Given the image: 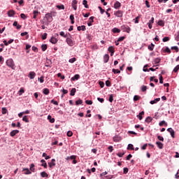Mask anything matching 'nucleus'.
<instances>
[{
  "label": "nucleus",
  "instance_id": "obj_1",
  "mask_svg": "<svg viewBox=\"0 0 179 179\" xmlns=\"http://www.w3.org/2000/svg\"><path fill=\"white\" fill-rule=\"evenodd\" d=\"M6 65L9 66V68H11V69H15V63L12 59H9L6 61Z\"/></svg>",
  "mask_w": 179,
  "mask_h": 179
},
{
  "label": "nucleus",
  "instance_id": "obj_2",
  "mask_svg": "<svg viewBox=\"0 0 179 179\" xmlns=\"http://www.w3.org/2000/svg\"><path fill=\"white\" fill-rule=\"evenodd\" d=\"M66 42L67 43L68 45H69L70 47H73V45H75V41H73V40H72V38L69 37L66 38Z\"/></svg>",
  "mask_w": 179,
  "mask_h": 179
},
{
  "label": "nucleus",
  "instance_id": "obj_3",
  "mask_svg": "<svg viewBox=\"0 0 179 179\" xmlns=\"http://www.w3.org/2000/svg\"><path fill=\"white\" fill-rule=\"evenodd\" d=\"M121 28L123 31H126L127 33H129V31H131V28L128 25H122Z\"/></svg>",
  "mask_w": 179,
  "mask_h": 179
},
{
  "label": "nucleus",
  "instance_id": "obj_4",
  "mask_svg": "<svg viewBox=\"0 0 179 179\" xmlns=\"http://www.w3.org/2000/svg\"><path fill=\"white\" fill-rule=\"evenodd\" d=\"M45 19L47 20V21L48 22H52V15L51 14V13H47L46 15H45Z\"/></svg>",
  "mask_w": 179,
  "mask_h": 179
},
{
  "label": "nucleus",
  "instance_id": "obj_5",
  "mask_svg": "<svg viewBox=\"0 0 179 179\" xmlns=\"http://www.w3.org/2000/svg\"><path fill=\"white\" fill-rule=\"evenodd\" d=\"M168 132L170 133L171 136H172V138H176V132L174 131V129H173V128H169L167 129Z\"/></svg>",
  "mask_w": 179,
  "mask_h": 179
},
{
  "label": "nucleus",
  "instance_id": "obj_6",
  "mask_svg": "<svg viewBox=\"0 0 179 179\" xmlns=\"http://www.w3.org/2000/svg\"><path fill=\"white\" fill-rule=\"evenodd\" d=\"M115 16L117 17H122L123 12L122 10H117L114 13Z\"/></svg>",
  "mask_w": 179,
  "mask_h": 179
},
{
  "label": "nucleus",
  "instance_id": "obj_7",
  "mask_svg": "<svg viewBox=\"0 0 179 179\" xmlns=\"http://www.w3.org/2000/svg\"><path fill=\"white\" fill-rule=\"evenodd\" d=\"M48 166L50 169H52V167H55L56 166L55 164V159H52L50 162L48 163Z\"/></svg>",
  "mask_w": 179,
  "mask_h": 179
},
{
  "label": "nucleus",
  "instance_id": "obj_8",
  "mask_svg": "<svg viewBox=\"0 0 179 179\" xmlns=\"http://www.w3.org/2000/svg\"><path fill=\"white\" fill-rule=\"evenodd\" d=\"M89 20L90 21L88 22L87 25L90 27V26H92L93 22H94V16L90 17Z\"/></svg>",
  "mask_w": 179,
  "mask_h": 179
},
{
  "label": "nucleus",
  "instance_id": "obj_9",
  "mask_svg": "<svg viewBox=\"0 0 179 179\" xmlns=\"http://www.w3.org/2000/svg\"><path fill=\"white\" fill-rule=\"evenodd\" d=\"M109 59H110V55L106 54L103 56V62L105 64H107V62H108Z\"/></svg>",
  "mask_w": 179,
  "mask_h": 179
},
{
  "label": "nucleus",
  "instance_id": "obj_10",
  "mask_svg": "<svg viewBox=\"0 0 179 179\" xmlns=\"http://www.w3.org/2000/svg\"><path fill=\"white\" fill-rule=\"evenodd\" d=\"M8 16L9 17H12L15 16V10H8Z\"/></svg>",
  "mask_w": 179,
  "mask_h": 179
},
{
  "label": "nucleus",
  "instance_id": "obj_11",
  "mask_svg": "<svg viewBox=\"0 0 179 179\" xmlns=\"http://www.w3.org/2000/svg\"><path fill=\"white\" fill-rule=\"evenodd\" d=\"M76 5H78V1L73 0V1H72V7L74 9V10H76V9L78 8Z\"/></svg>",
  "mask_w": 179,
  "mask_h": 179
},
{
  "label": "nucleus",
  "instance_id": "obj_12",
  "mask_svg": "<svg viewBox=\"0 0 179 179\" xmlns=\"http://www.w3.org/2000/svg\"><path fill=\"white\" fill-rule=\"evenodd\" d=\"M142 115H145V111L141 112V113L137 115V118H138V119L140 120V121H142V120H143V117H142Z\"/></svg>",
  "mask_w": 179,
  "mask_h": 179
},
{
  "label": "nucleus",
  "instance_id": "obj_13",
  "mask_svg": "<svg viewBox=\"0 0 179 179\" xmlns=\"http://www.w3.org/2000/svg\"><path fill=\"white\" fill-rule=\"evenodd\" d=\"M29 78L30 79H34V78H36V73L34 71H31L29 73Z\"/></svg>",
  "mask_w": 179,
  "mask_h": 179
},
{
  "label": "nucleus",
  "instance_id": "obj_14",
  "mask_svg": "<svg viewBox=\"0 0 179 179\" xmlns=\"http://www.w3.org/2000/svg\"><path fill=\"white\" fill-rule=\"evenodd\" d=\"M115 9H120L121 8V3L120 1H116L114 4Z\"/></svg>",
  "mask_w": 179,
  "mask_h": 179
},
{
  "label": "nucleus",
  "instance_id": "obj_15",
  "mask_svg": "<svg viewBox=\"0 0 179 179\" xmlns=\"http://www.w3.org/2000/svg\"><path fill=\"white\" fill-rule=\"evenodd\" d=\"M17 134H19V130H13L10 133V136L13 137L15 135H17Z\"/></svg>",
  "mask_w": 179,
  "mask_h": 179
},
{
  "label": "nucleus",
  "instance_id": "obj_16",
  "mask_svg": "<svg viewBox=\"0 0 179 179\" xmlns=\"http://www.w3.org/2000/svg\"><path fill=\"white\" fill-rule=\"evenodd\" d=\"M50 41L52 43V44H57V43H58V39L55 38V37H52Z\"/></svg>",
  "mask_w": 179,
  "mask_h": 179
},
{
  "label": "nucleus",
  "instance_id": "obj_17",
  "mask_svg": "<svg viewBox=\"0 0 179 179\" xmlns=\"http://www.w3.org/2000/svg\"><path fill=\"white\" fill-rule=\"evenodd\" d=\"M156 145H157V148H159V149H163L164 145L160 141H157Z\"/></svg>",
  "mask_w": 179,
  "mask_h": 179
},
{
  "label": "nucleus",
  "instance_id": "obj_18",
  "mask_svg": "<svg viewBox=\"0 0 179 179\" xmlns=\"http://www.w3.org/2000/svg\"><path fill=\"white\" fill-rule=\"evenodd\" d=\"M80 78L79 74H76L73 77L71 78V80L75 81L78 80Z\"/></svg>",
  "mask_w": 179,
  "mask_h": 179
},
{
  "label": "nucleus",
  "instance_id": "obj_19",
  "mask_svg": "<svg viewBox=\"0 0 179 179\" xmlns=\"http://www.w3.org/2000/svg\"><path fill=\"white\" fill-rule=\"evenodd\" d=\"M48 120H49L50 122H51V124H54V122H55V119L52 118V117H51V115H48Z\"/></svg>",
  "mask_w": 179,
  "mask_h": 179
},
{
  "label": "nucleus",
  "instance_id": "obj_20",
  "mask_svg": "<svg viewBox=\"0 0 179 179\" xmlns=\"http://www.w3.org/2000/svg\"><path fill=\"white\" fill-rule=\"evenodd\" d=\"M22 171H25L24 174L28 175V174H31V171H30V170H29L28 168H24Z\"/></svg>",
  "mask_w": 179,
  "mask_h": 179
},
{
  "label": "nucleus",
  "instance_id": "obj_21",
  "mask_svg": "<svg viewBox=\"0 0 179 179\" xmlns=\"http://www.w3.org/2000/svg\"><path fill=\"white\" fill-rule=\"evenodd\" d=\"M41 162L42 163L41 166L44 167V169H47V162H45V160L41 159Z\"/></svg>",
  "mask_w": 179,
  "mask_h": 179
},
{
  "label": "nucleus",
  "instance_id": "obj_22",
  "mask_svg": "<svg viewBox=\"0 0 179 179\" xmlns=\"http://www.w3.org/2000/svg\"><path fill=\"white\" fill-rule=\"evenodd\" d=\"M43 94L48 95L50 94V90L48 88H45L43 90Z\"/></svg>",
  "mask_w": 179,
  "mask_h": 179
},
{
  "label": "nucleus",
  "instance_id": "obj_23",
  "mask_svg": "<svg viewBox=\"0 0 179 179\" xmlns=\"http://www.w3.org/2000/svg\"><path fill=\"white\" fill-rule=\"evenodd\" d=\"M75 20V16L73 14H71L70 15V20L71 22V24H73L75 23V20Z\"/></svg>",
  "mask_w": 179,
  "mask_h": 179
},
{
  "label": "nucleus",
  "instance_id": "obj_24",
  "mask_svg": "<svg viewBox=\"0 0 179 179\" xmlns=\"http://www.w3.org/2000/svg\"><path fill=\"white\" fill-rule=\"evenodd\" d=\"M56 8H57V9L59 10H64V9H65V6H64V4H61L60 6L59 5H57L56 6Z\"/></svg>",
  "mask_w": 179,
  "mask_h": 179
},
{
  "label": "nucleus",
  "instance_id": "obj_25",
  "mask_svg": "<svg viewBox=\"0 0 179 179\" xmlns=\"http://www.w3.org/2000/svg\"><path fill=\"white\" fill-rule=\"evenodd\" d=\"M76 93V88H73L71 90L70 96H74Z\"/></svg>",
  "mask_w": 179,
  "mask_h": 179
},
{
  "label": "nucleus",
  "instance_id": "obj_26",
  "mask_svg": "<svg viewBox=\"0 0 179 179\" xmlns=\"http://www.w3.org/2000/svg\"><path fill=\"white\" fill-rule=\"evenodd\" d=\"M162 61V59H160L159 57H157L156 59H155L154 60V64H160V62Z\"/></svg>",
  "mask_w": 179,
  "mask_h": 179
},
{
  "label": "nucleus",
  "instance_id": "obj_27",
  "mask_svg": "<svg viewBox=\"0 0 179 179\" xmlns=\"http://www.w3.org/2000/svg\"><path fill=\"white\" fill-rule=\"evenodd\" d=\"M33 17L34 19H37V15H38V10H34L33 11Z\"/></svg>",
  "mask_w": 179,
  "mask_h": 179
},
{
  "label": "nucleus",
  "instance_id": "obj_28",
  "mask_svg": "<svg viewBox=\"0 0 179 179\" xmlns=\"http://www.w3.org/2000/svg\"><path fill=\"white\" fill-rule=\"evenodd\" d=\"M159 127H163V125H165L166 127H167V122H166V121L164 120H162L159 123Z\"/></svg>",
  "mask_w": 179,
  "mask_h": 179
},
{
  "label": "nucleus",
  "instance_id": "obj_29",
  "mask_svg": "<svg viewBox=\"0 0 179 179\" xmlns=\"http://www.w3.org/2000/svg\"><path fill=\"white\" fill-rule=\"evenodd\" d=\"M160 100V98H157L153 101H150V104H156V103H157V101H159Z\"/></svg>",
  "mask_w": 179,
  "mask_h": 179
},
{
  "label": "nucleus",
  "instance_id": "obj_30",
  "mask_svg": "<svg viewBox=\"0 0 179 179\" xmlns=\"http://www.w3.org/2000/svg\"><path fill=\"white\" fill-rule=\"evenodd\" d=\"M22 37H24V36H26V40L29 38V33L27 32H22L21 33Z\"/></svg>",
  "mask_w": 179,
  "mask_h": 179
},
{
  "label": "nucleus",
  "instance_id": "obj_31",
  "mask_svg": "<svg viewBox=\"0 0 179 179\" xmlns=\"http://www.w3.org/2000/svg\"><path fill=\"white\" fill-rule=\"evenodd\" d=\"M50 64H52V62H51V60L48 59V62H46L45 66H46L47 68H51Z\"/></svg>",
  "mask_w": 179,
  "mask_h": 179
},
{
  "label": "nucleus",
  "instance_id": "obj_32",
  "mask_svg": "<svg viewBox=\"0 0 179 179\" xmlns=\"http://www.w3.org/2000/svg\"><path fill=\"white\" fill-rule=\"evenodd\" d=\"M108 51H109V52H115V50L114 49L113 46H110L108 49Z\"/></svg>",
  "mask_w": 179,
  "mask_h": 179
},
{
  "label": "nucleus",
  "instance_id": "obj_33",
  "mask_svg": "<svg viewBox=\"0 0 179 179\" xmlns=\"http://www.w3.org/2000/svg\"><path fill=\"white\" fill-rule=\"evenodd\" d=\"M83 5H84V6H85V8H86V9H88L89 5H87V1L86 0L83 1Z\"/></svg>",
  "mask_w": 179,
  "mask_h": 179
},
{
  "label": "nucleus",
  "instance_id": "obj_34",
  "mask_svg": "<svg viewBox=\"0 0 179 179\" xmlns=\"http://www.w3.org/2000/svg\"><path fill=\"white\" fill-rule=\"evenodd\" d=\"M83 101L82 99H78L76 101V106H80V104H83Z\"/></svg>",
  "mask_w": 179,
  "mask_h": 179
},
{
  "label": "nucleus",
  "instance_id": "obj_35",
  "mask_svg": "<svg viewBox=\"0 0 179 179\" xmlns=\"http://www.w3.org/2000/svg\"><path fill=\"white\" fill-rule=\"evenodd\" d=\"M109 101L110 103H113V101H114V95L113 94L109 96Z\"/></svg>",
  "mask_w": 179,
  "mask_h": 179
},
{
  "label": "nucleus",
  "instance_id": "obj_36",
  "mask_svg": "<svg viewBox=\"0 0 179 179\" xmlns=\"http://www.w3.org/2000/svg\"><path fill=\"white\" fill-rule=\"evenodd\" d=\"M112 31H113V33H120V32L121 31V30H120V29H118V28H113V29H112Z\"/></svg>",
  "mask_w": 179,
  "mask_h": 179
},
{
  "label": "nucleus",
  "instance_id": "obj_37",
  "mask_svg": "<svg viewBox=\"0 0 179 179\" xmlns=\"http://www.w3.org/2000/svg\"><path fill=\"white\" fill-rule=\"evenodd\" d=\"M155 48V45L153 43H151V45H148V50H150V51H153Z\"/></svg>",
  "mask_w": 179,
  "mask_h": 179
},
{
  "label": "nucleus",
  "instance_id": "obj_38",
  "mask_svg": "<svg viewBox=\"0 0 179 179\" xmlns=\"http://www.w3.org/2000/svg\"><path fill=\"white\" fill-rule=\"evenodd\" d=\"M23 93H24V89L21 87L20 91L18 92V94H19V96H22V94H23Z\"/></svg>",
  "mask_w": 179,
  "mask_h": 179
},
{
  "label": "nucleus",
  "instance_id": "obj_39",
  "mask_svg": "<svg viewBox=\"0 0 179 179\" xmlns=\"http://www.w3.org/2000/svg\"><path fill=\"white\" fill-rule=\"evenodd\" d=\"M59 35L62 36V37H64V38H66V37H68V36L66 34H65V32L64 31H61L59 33Z\"/></svg>",
  "mask_w": 179,
  "mask_h": 179
},
{
  "label": "nucleus",
  "instance_id": "obj_40",
  "mask_svg": "<svg viewBox=\"0 0 179 179\" xmlns=\"http://www.w3.org/2000/svg\"><path fill=\"white\" fill-rule=\"evenodd\" d=\"M112 71L113 72V73L117 74V73H121V71L118 70V69H113Z\"/></svg>",
  "mask_w": 179,
  "mask_h": 179
},
{
  "label": "nucleus",
  "instance_id": "obj_41",
  "mask_svg": "<svg viewBox=\"0 0 179 179\" xmlns=\"http://www.w3.org/2000/svg\"><path fill=\"white\" fill-rule=\"evenodd\" d=\"M134 145H132V144H129V145H128V147H127V150H134Z\"/></svg>",
  "mask_w": 179,
  "mask_h": 179
},
{
  "label": "nucleus",
  "instance_id": "obj_42",
  "mask_svg": "<svg viewBox=\"0 0 179 179\" xmlns=\"http://www.w3.org/2000/svg\"><path fill=\"white\" fill-rule=\"evenodd\" d=\"M158 24H159V26H162V27H163L164 26V21L159 20L158 21Z\"/></svg>",
  "mask_w": 179,
  "mask_h": 179
},
{
  "label": "nucleus",
  "instance_id": "obj_43",
  "mask_svg": "<svg viewBox=\"0 0 179 179\" xmlns=\"http://www.w3.org/2000/svg\"><path fill=\"white\" fill-rule=\"evenodd\" d=\"M41 176L43 177V178H44V177H48V175L45 173V171L41 172Z\"/></svg>",
  "mask_w": 179,
  "mask_h": 179
},
{
  "label": "nucleus",
  "instance_id": "obj_44",
  "mask_svg": "<svg viewBox=\"0 0 179 179\" xmlns=\"http://www.w3.org/2000/svg\"><path fill=\"white\" fill-rule=\"evenodd\" d=\"M20 17H21V19H23L24 20H26V19H27V17L26 16V15H24V13H21Z\"/></svg>",
  "mask_w": 179,
  "mask_h": 179
},
{
  "label": "nucleus",
  "instance_id": "obj_45",
  "mask_svg": "<svg viewBox=\"0 0 179 179\" xmlns=\"http://www.w3.org/2000/svg\"><path fill=\"white\" fill-rule=\"evenodd\" d=\"M164 43H166L167 41H170V38L169 36H166L162 39Z\"/></svg>",
  "mask_w": 179,
  "mask_h": 179
},
{
  "label": "nucleus",
  "instance_id": "obj_46",
  "mask_svg": "<svg viewBox=\"0 0 179 179\" xmlns=\"http://www.w3.org/2000/svg\"><path fill=\"white\" fill-rule=\"evenodd\" d=\"M152 118L151 117H148L146 119H145V122H152Z\"/></svg>",
  "mask_w": 179,
  "mask_h": 179
},
{
  "label": "nucleus",
  "instance_id": "obj_47",
  "mask_svg": "<svg viewBox=\"0 0 179 179\" xmlns=\"http://www.w3.org/2000/svg\"><path fill=\"white\" fill-rule=\"evenodd\" d=\"M139 99H141V96H138V95H135L134 96V101H138V100H139Z\"/></svg>",
  "mask_w": 179,
  "mask_h": 179
},
{
  "label": "nucleus",
  "instance_id": "obj_48",
  "mask_svg": "<svg viewBox=\"0 0 179 179\" xmlns=\"http://www.w3.org/2000/svg\"><path fill=\"white\" fill-rule=\"evenodd\" d=\"M85 103H86V104H88L89 106H92V104H93V101L91 100H86Z\"/></svg>",
  "mask_w": 179,
  "mask_h": 179
},
{
  "label": "nucleus",
  "instance_id": "obj_49",
  "mask_svg": "<svg viewBox=\"0 0 179 179\" xmlns=\"http://www.w3.org/2000/svg\"><path fill=\"white\" fill-rule=\"evenodd\" d=\"M58 78H61V79L64 80L65 79V76H62L61 73H57Z\"/></svg>",
  "mask_w": 179,
  "mask_h": 179
},
{
  "label": "nucleus",
  "instance_id": "obj_50",
  "mask_svg": "<svg viewBox=\"0 0 179 179\" xmlns=\"http://www.w3.org/2000/svg\"><path fill=\"white\" fill-rule=\"evenodd\" d=\"M141 90L142 92H146V90H148V87H146L145 85H143L141 87Z\"/></svg>",
  "mask_w": 179,
  "mask_h": 179
},
{
  "label": "nucleus",
  "instance_id": "obj_51",
  "mask_svg": "<svg viewBox=\"0 0 179 179\" xmlns=\"http://www.w3.org/2000/svg\"><path fill=\"white\" fill-rule=\"evenodd\" d=\"M164 51V52H168L169 54L171 52V50H170V48H169V47H166Z\"/></svg>",
  "mask_w": 179,
  "mask_h": 179
},
{
  "label": "nucleus",
  "instance_id": "obj_52",
  "mask_svg": "<svg viewBox=\"0 0 179 179\" xmlns=\"http://www.w3.org/2000/svg\"><path fill=\"white\" fill-rule=\"evenodd\" d=\"M42 51H45L47 50V45L44 44L41 45Z\"/></svg>",
  "mask_w": 179,
  "mask_h": 179
},
{
  "label": "nucleus",
  "instance_id": "obj_53",
  "mask_svg": "<svg viewBox=\"0 0 179 179\" xmlns=\"http://www.w3.org/2000/svg\"><path fill=\"white\" fill-rule=\"evenodd\" d=\"M178 71H179V64L177 65V66L174 68L173 72L177 73V72H178Z\"/></svg>",
  "mask_w": 179,
  "mask_h": 179
},
{
  "label": "nucleus",
  "instance_id": "obj_54",
  "mask_svg": "<svg viewBox=\"0 0 179 179\" xmlns=\"http://www.w3.org/2000/svg\"><path fill=\"white\" fill-rule=\"evenodd\" d=\"M22 121H24V122H29V118H27V116H24L22 117Z\"/></svg>",
  "mask_w": 179,
  "mask_h": 179
},
{
  "label": "nucleus",
  "instance_id": "obj_55",
  "mask_svg": "<svg viewBox=\"0 0 179 179\" xmlns=\"http://www.w3.org/2000/svg\"><path fill=\"white\" fill-rule=\"evenodd\" d=\"M30 171H33V173H34V164H31L30 165Z\"/></svg>",
  "mask_w": 179,
  "mask_h": 179
},
{
  "label": "nucleus",
  "instance_id": "obj_56",
  "mask_svg": "<svg viewBox=\"0 0 179 179\" xmlns=\"http://www.w3.org/2000/svg\"><path fill=\"white\" fill-rule=\"evenodd\" d=\"M159 83L163 84V76H162V74H159Z\"/></svg>",
  "mask_w": 179,
  "mask_h": 179
},
{
  "label": "nucleus",
  "instance_id": "obj_57",
  "mask_svg": "<svg viewBox=\"0 0 179 179\" xmlns=\"http://www.w3.org/2000/svg\"><path fill=\"white\" fill-rule=\"evenodd\" d=\"M106 85L108 87H110V86H111V82L110 80H106Z\"/></svg>",
  "mask_w": 179,
  "mask_h": 179
},
{
  "label": "nucleus",
  "instance_id": "obj_58",
  "mask_svg": "<svg viewBox=\"0 0 179 179\" xmlns=\"http://www.w3.org/2000/svg\"><path fill=\"white\" fill-rule=\"evenodd\" d=\"M75 61H76V59L75 57H73L69 60V62H70L71 64H73Z\"/></svg>",
  "mask_w": 179,
  "mask_h": 179
},
{
  "label": "nucleus",
  "instance_id": "obj_59",
  "mask_svg": "<svg viewBox=\"0 0 179 179\" xmlns=\"http://www.w3.org/2000/svg\"><path fill=\"white\" fill-rule=\"evenodd\" d=\"M98 8H99L101 15H103V13H104V12H106V10L104 9H103V8H101V6H99Z\"/></svg>",
  "mask_w": 179,
  "mask_h": 179
},
{
  "label": "nucleus",
  "instance_id": "obj_60",
  "mask_svg": "<svg viewBox=\"0 0 179 179\" xmlns=\"http://www.w3.org/2000/svg\"><path fill=\"white\" fill-rule=\"evenodd\" d=\"M8 113V109L6 108H2V114H6Z\"/></svg>",
  "mask_w": 179,
  "mask_h": 179
},
{
  "label": "nucleus",
  "instance_id": "obj_61",
  "mask_svg": "<svg viewBox=\"0 0 179 179\" xmlns=\"http://www.w3.org/2000/svg\"><path fill=\"white\" fill-rule=\"evenodd\" d=\"M171 50H175V51H176V52H178V47H177V46H172Z\"/></svg>",
  "mask_w": 179,
  "mask_h": 179
},
{
  "label": "nucleus",
  "instance_id": "obj_62",
  "mask_svg": "<svg viewBox=\"0 0 179 179\" xmlns=\"http://www.w3.org/2000/svg\"><path fill=\"white\" fill-rule=\"evenodd\" d=\"M125 40V36H121L117 39V41H124Z\"/></svg>",
  "mask_w": 179,
  "mask_h": 179
},
{
  "label": "nucleus",
  "instance_id": "obj_63",
  "mask_svg": "<svg viewBox=\"0 0 179 179\" xmlns=\"http://www.w3.org/2000/svg\"><path fill=\"white\" fill-rule=\"evenodd\" d=\"M47 38V33H44L42 35V40H45Z\"/></svg>",
  "mask_w": 179,
  "mask_h": 179
},
{
  "label": "nucleus",
  "instance_id": "obj_64",
  "mask_svg": "<svg viewBox=\"0 0 179 179\" xmlns=\"http://www.w3.org/2000/svg\"><path fill=\"white\" fill-rule=\"evenodd\" d=\"M72 135H73V133H72L71 131H69L67 132V136L71 137V136H72Z\"/></svg>",
  "mask_w": 179,
  "mask_h": 179
}]
</instances>
